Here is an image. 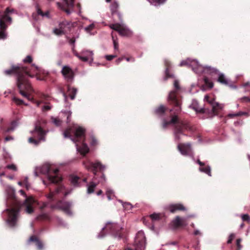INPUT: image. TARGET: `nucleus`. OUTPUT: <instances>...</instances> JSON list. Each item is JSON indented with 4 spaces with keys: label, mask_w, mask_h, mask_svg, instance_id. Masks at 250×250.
<instances>
[{
    "label": "nucleus",
    "mask_w": 250,
    "mask_h": 250,
    "mask_svg": "<svg viewBox=\"0 0 250 250\" xmlns=\"http://www.w3.org/2000/svg\"><path fill=\"white\" fill-rule=\"evenodd\" d=\"M67 88L70 99L72 100L75 99L78 91L77 89L74 87H71L69 85L67 86Z\"/></svg>",
    "instance_id": "nucleus-27"
},
{
    "label": "nucleus",
    "mask_w": 250,
    "mask_h": 250,
    "mask_svg": "<svg viewBox=\"0 0 250 250\" xmlns=\"http://www.w3.org/2000/svg\"><path fill=\"white\" fill-rule=\"evenodd\" d=\"M44 104V105L42 107V112H45L51 110L52 107V105H51L49 104H47L46 102L45 104Z\"/></svg>",
    "instance_id": "nucleus-36"
},
{
    "label": "nucleus",
    "mask_w": 250,
    "mask_h": 250,
    "mask_svg": "<svg viewBox=\"0 0 250 250\" xmlns=\"http://www.w3.org/2000/svg\"><path fill=\"white\" fill-rule=\"evenodd\" d=\"M119 5L117 1H114L110 5V10L114 18L116 16L119 21H123V16L119 11Z\"/></svg>",
    "instance_id": "nucleus-18"
},
{
    "label": "nucleus",
    "mask_w": 250,
    "mask_h": 250,
    "mask_svg": "<svg viewBox=\"0 0 250 250\" xmlns=\"http://www.w3.org/2000/svg\"><path fill=\"white\" fill-rule=\"evenodd\" d=\"M29 241L35 242L36 243V245L39 250H41L43 249V246L42 243L40 241L36 236H32L30 237Z\"/></svg>",
    "instance_id": "nucleus-28"
},
{
    "label": "nucleus",
    "mask_w": 250,
    "mask_h": 250,
    "mask_svg": "<svg viewBox=\"0 0 250 250\" xmlns=\"http://www.w3.org/2000/svg\"><path fill=\"white\" fill-rule=\"evenodd\" d=\"M52 122L56 125L59 126L61 125L62 121L58 118H51Z\"/></svg>",
    "instance_id": "nucleus-43"
},
{
    "label": "nucleus",
    "mask_w": 250,
    "mask_h": 250,
    "mask_svg": "<svg viewBox=\"0 0 250 250\" xmlns=\"http://www.w3.org/2000/svg\"><path fill=\"white\" fill-rule=\"evenodd\" d=\"M4 188L6 194L7 208L3 212L2 217L4 218L7 224L10 227L16 226L19 215V207L24 206L25 212L31 214L34 211L33 208L37 205L39 206L41 209H43L49 206V204L46 203L40 204L32 196H27L22 189L20 190L19 192L25 197V200L21 203L16 198L15 190L12 187L9 185H4Z\"/></svg>",
    "instance_id": "nucleus-1"
},
{
    "label": "nucleus",
    "mask_w": 250,
    "mask_h": 250,
    "mask_svg": "<svg viewBox=\"0 0 250 250\" xmlns=\"http://www.w3.org/2000/svg\"><path fill=\"white\" fill-rule=\"evenodd\" d=\"M131 32H118L119 35L121 37H129L130 36Z\"/></svg>",
    "instance_id": "nucleus-49"
},
{
    "label": "nucleus",
    "mask_w": 250,
    "mask_h": 250,
    "mask_svg": "<svg viewBox=\"0 0 250 250\" xmlns=\"http://www.w3.org/2000/svg\"><path fill=\"white\" fill-rule=\"evenodd\" d=\"M61 73L65 80L68 82H71L73 80L74 74L72 69L67 65L63 66Z\"/></svg>",
    "instance_id": "nucleus-15"
},
{
    "label": "nucleus",
    "mask_w": 250,
    "mask_h": 250,
    "mask_svg": "<svg viewBox=\"0 0 250 250\" xmlns=\"http://www.w3.org/2000/svg\"><path fill=\"white\" fill-rule=\"evenodd\" d=\"M198 62L195 60H191L190 59H187L185 61H183L181 63L180 66H187L189 67H191L193 71L196 73L198 74V68L200 66Z\"/></svg>",
    "instance_id": "nucleus-17"
},
{
    "label": "nucleus",
    "mask_w": 250,
    "mask_h": 250,
    "mask_svg": "<svg viewBox=\"0 0 250 250\" xmlns=\"http://www.w3.org/2000/svg\"><path fill=\"white\" fill-rule=\"evenodd\" d=\"M110 27L111 29L115 31H127L125 26L123 24L119 23L112 24L110 25Z\"/></svg>",
    "instance_id": "nucleus-25"
},
{
    "label": "nucleus",
    "mask_w": 250,
    "mask_h": 250,
    "mask_svg": "<svg viewBox=\"0 0 250 250\" xmlns=\"http://www.w3.org/2000/svg\"><path fill=\"white\" fill-rule=\"evenodd\" d=\"M113 194V191L109 188H106V194L109 200L112 199L111 195Z\"/></svg>",
    "instance_id": "nucleus-40"
},
{
    "label": "nucleus",
    "mask_w": 250,
    "mask_h": 250,
    "mask_svg": "<svg viewBox=\"0 0 250 250\" xmlns=\"http://www.w3.org/2000/svg\"><path fill=\"white\" fill-rule=\"evenodd\" d=\"M37 12L38 15L41 16L42 18H50V14L48 11L44 12L38 6L37 8Z\"/></svg>",
    "instance_id": "nucleus-30"
},
{
    "label": "nucleus",
    "mask_w": 250,
    "mask_h": 250,
    "mask_svg": "<svg viewBox=\"0 0 250 250\" xmlns=\"http://www.w3.org/2000/svg\"><path fill=\"white\" fill-rule=\"evenodd\" d=\"M199 170L200 171L206 173L209 176H211L210 167L208 166L205 165L203 167H200L199 168Z\"/></svg>",
    "instance_id": "nucleus-33"
},
{
    "label": "nucleus",
    "mask_w": 250,
    "mask_h": 250,
    "mask_svg": "<svg viewBox=\"0 0 250 250\" xmlns=\"http://www.w3.org/2000/svg\"><path fill=\"white\" fill-rule=\"evenodd\" d=\"M119 201L122 204V206L125 209L129 210L132 208V205L128 202L124 203L122 200H119Z\"/></svg>",
    "instance_id": "nucleus-35"
},
{
    "label": "nucleus",
    "mask_w": 250,
    "mask_h": 250,
    "mask_svg": "<svg viewBox=\"0 0 250 250\" xmlns=\"http://www.w3.org/2000/svg\"><path fill=\"white\" fill-rule=\"evenodd\" d=\"M14 139L13 137L12 136H6L5 138V141H9L10 140H13Z\"/></svg>",
    "instance_id": "nucleus-58"
},
{
    "label": "nucleus",
    "mask_w": 250,
    "mask_h": 250,
    "mask_svg": "<svg viewBox=\"0 0 250 250\" xmlns=\"http://www.w3.org/2000/svg\"><path fill=\"white\" fill-rule=\"evenodd\" d=\"M95 25L93 23L90 24L88 26L85 27L86 31H90L94 29Z\"/></svg>",
    "instance_id": "nucleus-47"
},
{
    "label": "nucleus",
    "mask_w": 250,
    "mask_h": 250,
    "mask_svg": "<svg viewBox=\"0 0 250 250\" xmlns=\"http://www.w3.org/2000/svg\"><path fill=\"white\" fill-rule=\"evenodd\" d=\"M23 61L24 62L30 63L32 62V59L30 56H27Z\"/></svg>",
    "instance_id": "nucleus-54"
},
{
    "label": "nucleus",
    "mask_w": 250,
    "mask_h": 250,
    "mask_svg": "<svg viewBox=\"0 0 250 250\" xmlns=\"http://www.w3.org/2000/svg\"><path fill=\"white\" fill-rule=\"evenodd\" d=\"M91 139V145L92 146L95 145L97 144V140L94 137H92Z\"/></svg>",
    "instance_id": "nucleus-56"
},
{
    "label": "nucleus",
    "mask_w": 250,
    "mask_h": 250,
    "mask_svg": "<svg viewBox=\"0 0 250 250\" xmlns=\"http://www.w3.org/2000/svg\"><path fill=\"white\" fill-rule=\"evenodd\" d=\"M187 225L185 218L177 216L173 220V230L183 229Z\"/></svg>",
    "instance_id": "nucleus-13"
},
{
    "label": "nucleus",
    "mask_w": 250,
    "mask_h": 250,
    "mask_svg": "<svg viewBox=\"0 0 250 250\" xmlns=\"http://www.w3.org/2000/svg\"><path fill=\"white\" fill-rule=\"evenodd\" d=\"M70 180L73 186L78 187L81 186L82 182H85L86 181V178H84L82 179L79 176L72 175L70 177Z\"/></svg>",
    "instance_id": "nucleus-21"
},
{
    "label": "nucleus",
    "mask_w": 250,
    "mask_h": 250,
    "mask_svg": "<svg viewBox=\"0 0 250 250\" xmlns=\"http://www.w3.org/2000/svg\"><path fill=\"white\" fill-rule=\"evenodd\" d=\"M204 100L207 102L211 106V109L208 108H199L197 105H192V108L197 112L199 113L205 114L206 118H212L215 115H219V113L222 110L223 106L218 103L214 102V99L211 98L208 95L205 96Z\"/></svg>",
    "instance_id": "nucleus-6"
},
{
    "label": "nucleus",
    "mask_w": 250,
    "mask_h": 250,
    "mask_svg": "<svg viewBox=\"0 0 250 250\" xmlns=\"http://www.w3.org/2000/svg\"><path fill=\"white\" fill-rule=\"evenodd\" d=\"M172 99V91H169L168 97V100L170 101Z\"/></svg>",
    "instance_id": "nucleus-64"
},
{
    "label": "nucleus",
    "mask_w": 250,
    "mask_h": 250,
    "mask_svg": "<svg viewBox=\"0 0 250 250\" xmlns=\"http://www.w3.org/2000/svg\"><path fill=\"white\" fill-rule=\"evenodd\" d=\"M241 102H250V97H243L240 99Z\"/></svg>",
    "instance_id": "nucleus-50"
},
{
    "label": "nucleus",
    "mask_w": 250,
    "mask_h": 250,
    "mask_svg": "<svg viewBox=\"0 0 250 250\" xmlns=\"http://www.w3.org/2000/svg\"><path fill=\"white\" fill-rule=\"evenodd\" d=\"M165 65L166 67V70L165 73V76L164 77V79L165 81L167 80L168 78H169L171 77V74H170L171 65H170V62L167 60H165Z\"/></svg>",
    "instance_id": "nucleus-24"
},
{
    "label": "nucleus",
    "mask_w": 250,
    "mask_h": 250,
    "mask_svg": "<svg viewBox=\"0 0 250 250\" xmlns=\"http://www.w3.org/2000/svg\"><path fill=\"white\" fill-rule=\"evenodd\" d=\"M125 58L127 62H129V61L134 62V59L132 57H127V58Z\"/></svg>",
    "instance_id": "nucleus-60"
},
{
    "label": "nucleus",
    "mask_w": 250,
    "mask_h": 250,
    "mask_svg": "<svg viewBox=\"0 0 250 250\" xmlns=\"http://www.w3.org/2000/svg\"><path fill=\"white\" fill-rule=\"evenodd\" d=\"M117 57V55H106L105 56L106 59L107 60V61H111L112 60L113 58H116Z\"/></svg>",
    "instance_id": "nucleus-53"
},
{
    "label": "nucleus",
    "mask_w": 250,
    "mask_h": 250,
    "mask_svg": "<svg viewBox=\"0 0 250 250\" xmlns=\"http://www.w3.org/2000/svg\"><path fill=\"white\" fill-rule=\"evenodd\" d=\"M173 89V128L174 129L175 139L179 140L185 130L189 129V125L179 116L181 113L182 104V97L180 93L182 89L178 80H175Z\"/></svg>",
    "instance_id": "nucleus-4"
},
{
    "label": "nucleus",
    "mask_w": 250,
    "mask_h": 250,
    "mask_svg": "<svg viewBox=\"0 0 250 250\" xmlns=\"http://www.w3.org/2000/svg\"><path fill=\"white\" fill-rule=\"evenodd\" d=\"M234 237H235V234L234 233H231L229 237V239L227 241V243L228 244L231 243L232 241L233 240V239L234 238Z\"/></svg>",
    "instance_id": "nucleus-48"
},
{
    "label": "nucleus",
    "mask_w": 250,
    "mask_h": 250,
    "mask_svg": "<svg viewBox=\"0 0 250 250\" xmlns=\"http://www.w3.org/2000/svg\"><path fill=\"white\" fill-rule=\"evenodd\" d=\"M4 73L7 75L14 74L16 76L17 85L20 93L22 96L32 102L37 107H39L41 104H45L44 100L47 99L46 96H43L40 101H37L30 98L28 93L32 91V88L27 78L28 77H33V75L30 74V70L26 66L21 64L12 65L11 69L4 70Z\"/></svg>",
    "instance_id": "nucleus-2"
},
{
    "label": "nucleus",
    "mask_w": 250,
    "mask_h": 250,
    "mask_svg": "<svg viewBox=\"0 0 250 250\" xmlns=\"http://www.w3.org/2000/svg\"><path fill=\"white\" fill-rule=\"evenodd\" d=\"M59 223L60 224V225H61L62 226H65L66 225V224L61 219H59Z\"/></svg>",
    "instance_id": "nucleus-61"
},
{
    "label": "nucleus",
    "mask_w": 250,
    "mask_h": 250,
    "mask_svg": "<svg viewBox=\"0 0 250 250\" xmlns=\"http://www.w3.org/2000/svg\"><path fill=\"white\" fill-rule=\"evenodd\" d=\"M3 119H0V122L2 124ZM18 123L16 121H13L11 122L10 126L7 128H5L3 125H0V130H1L3 133H7L13 131L15 128L18 126Z\"/></svg>",
    "instance_id": "nucleus-19"
},
{
    "label": "nucleus",
    "mask_w": 250,
    "mask_h": 250,
    "mask_svg": "<svg viewBox=\"0 0 250 250\" xmlns=\"http://www.w3.org/2000/svg\"><path fill=\"white\" fill-rule=\"evenodd\" d=\"M247 114V113L244 112H239L235 114H229L228 115V117L229 118H233L235 117L240 116L243 115H246Z\"/></svg>",
    "instance_id": "nucleus-38"
},
{
    "label": "nucleus",
    "mask_w": 250,
    "mask_h": 250,
    "mask_svg": "<svg viewBox=\"0 0 250 250\" xmlns=\"http://www.w3.org/2000/svg\"><path fill=\"white\" fill-rule=\"evenodd\" d=\"M242 219L243 221L249 222L250 221V216L248 214H243L242 216Z\"/></svg>",
    "instance_id": "nucleus-46"
},
{
    "label": "nucleus",
    "mask_w": 250,
    "mask_h": 250,
    "mask_svg": "<svg viewBox=\"0 0 250 250\" xmlns=\"http://www.w3.org/2000/svg\"><path fill=\"white\" fill-rule=\"evenodd\" d=\"M5 168L9 169H12L14 171L17 170V167L16 166V165H15L14 164L8 165Z\"/></svg>",
    "instance_id": "nucleus-45"
},
{
    "label": "nucleus",
    "mask_w": 250,
    "mask_h": 250,
    "mask_svg": "<svg viewBox=\"0 0 250 250\" xmlns=\"http://www.w3.org/2000/svg\"><path fill=\"white\" fill-rule=\"evenodd\" d=\"M172 124V116L170 114L169 116V119L168 121H167L166 119H163V128L165 129L167 127V126L169 125H170Z\"/></svg>",
    "instance_id": "nucleus-34"
},
{
    "label": "nucleus",
    "mask_w": 250,
    "mask_h": 250,
    "mask_svg": "<svg viewBox=\"0 0 250 250\" xmlns=\"http://www.w3.org/2000/svg\"><path fill=\"white\" fill-rule=\"evenodd\" d=\"M7 37V34L6 32H0V40H4Z\"/></svg>",
    "instance_id": "nucleus-52"
},
{
    "label": "nucleus",
    "mask_w": 250,
    "mask_h": 250,
    "mask_svg": "<svg viewBox=\"0 0 250 250\" xmlns=\"http://www.w3.org/2000/svg\"><path fill=\"white\" fill-rule=\"evenodd\" d=\"M71 113H72L71 111H69L67 113V123H69V122L70 121V117L71 116Z\"/></svg>",
    "instance_id": "nucleus-55"
},
{
    "label": "nucleus",
    "mask_w": 250,
    "mask_h": 250,
    "mask_svg": "<svg viewBox=\"0 0 250 250\" xmlns=\"http://www.w3.org/2000/svg\"><path fill=\"white\" fill-rule=\"evenodd\" d=\"M97 185V184L95 183L94 181H92L91 182H90L89 184L87 185V193L90 194L93 193Z\"/></svg>",
    "instance_id": "nucleus-32"
},
{
    "label": "nucleus",
    "mask_w": 250,
    "mask_h": 250,
    "mask_svg": "<svg viewBox=\"0 0 250 250\" xmlns=\"http://www.w3.org/2000/svg\"><path fill=\"white\" fill-rule=\"evenodd\" d=\"M242 241V239L240 238H238L236 240V246L237 249L236 250H240L242 248V246L241 245V242Z\"/></svg>",
    "instance_id": "nucleus-44"
},
{
    "label": "nucleus",
    "mask_w": 250,
    "mask_h": 250,
    "mask_svg": "<svg viewBox=\"0 0 250 250\" xmlns=\"http://www.w3.org/2000/svg\"><path fill=\"white\" fill-rule=\"evenodd\" d=\"M218 78L217 81L222 84L228 85L229 84V80L226 77L224 74L219 73L217 75Z\"/></svg>",
    "instance_id": "nucleus-26"
},
{
    "label": "nucleus",
    "mask_w": 250,
    "mask_h": 250,
    "mask_svg": "<svg viewBox=\"0 0 250 250\" xmlns=\"http://www.w3.org/2000/svg\"><path fill=\"white\" fill-rule=\"evenodd\" d=\"M13 101L15 102L17 105H21L24 104V102L22 100L16 97H14L13 98Z\"/></svg>",
    "instance_id": "nucleus-42"
},
{
    "label": "nucleus",
    "mask_w": 250,
    "mask_h": 250,
    "mask_svg": "<svg viewBox=\"0 0 250 250\" xmlns=\"http://www.w3.org/2000/svg\"><path fill=\"white\" fill-rule=\"evenodd\" d=\"M22 183L25 185V186L27 189H28L29 188L30 185H29V183L28 182V178L27 177H25L24 178L23 181L22 182Z\"/></svg>",
    "instance_id": "nucleus-51"
},
{
    "label": "nucleus",
    "mask_w": 250,
    "mask_h": 250,
    "mask_svg": "<svg viewBox=\"0 0 250 250\" xmlns=\"http://www.w3.org/2000/svg\"><path fill=\"white\" fill-rule=\"evenodd\" d=\"M55 35L56 36H61L62 34H64V33L65 32H53Z\"/></svg>",
    "instance_id": "nucleus-63"
},
{
    "label": "nucleus",
    "mask_w": 250,
    "mask_h": 250,
    "mask_svg": "<svg viewBox=\"0 0 250 250\" xmlns=\"http://www.w3.org/2000/svg\"><path fill=\"white\" fill-rule=\"evenodd\" d=\"M150 217L153 221L158 220L160 219L161 214L159 213H153L150 215Z\"/></svg>",
    "instance_id": "nucleus-39"
},
{
    "label": "nucleus",
    "mask_w": 250,
    "mask_h": 250,
    "mask_svg": "<svg viewBox=\"0 0 250 250\" xmlns=\"http://www.w3.org/2000/svg\"><path fill=\"white\" fill-rule=\"evenodd\" d=\"M123 59H124V58H123V57L118 58V59L116 61V64H119V63L121 62L123 60Z\"/></svg>",
    "instance_id": "nucleus-62"
},
{
    "label": "nucleus",
    "mask_w": 250,
    "mask_h": 250,
    "mask_svg": "<svg viewBox=\"0 0 250 250\" xmlns=\"http://www.w3.org/2000/svg\"><path fill=\"white\" fill-rule=\"evenodd\" d=\"M74 2V0H70V1L65 0L64 5H62L60 3H58L57 4L58 6L64 10L67 14H69L71 13V11L69 8L73 7Z\"/></svg>",
    "instance_id": "nucleus-20"
},
{
    "label": "nucleus",
    "mask_w": 250,
    "mask_h": 250,
    "mask_svg": "<svg viewBox=\"0 0 250 250\" xmlns=\"http://www.w3.org/2000/svg\"><path fill=\"white\" fill-rule=\"evenodd\" d=\"M197 163L200 165V167H203L205 166V163L201 162L200 160H197Z\"/></svg>",
    "instance_id": "nucleus-59"
},
{
    "label": "nucleus",
    "mask_w": 250,
    "mask_h": 250,
    "mask_svg": "<svg viewBox=\"0 0 250 250\" xmlns=\"http://www.w3.org/2000/svg\"><path fill=\"white\" fill-rule=\"evenodd\" d=\"M72 51L74 54L83 62H85L89 60H90L91 61H93V53L92 51L84 50L81 51L80 53H78L74 49V46H73Z\"/></svg>",
    "instance_id": "nucleus-10"
},
{
    "label": "nucleus",
    "mask_w": 250,
    "mask_h": 250,
    "mask_svg": "<svg viewBox=\"0 0 250 250\" xmlns=\"http://www.w3.org/2000/svg\"><path fill=\"white\" fill-rule=\"evenodd\" d=\"M39 173L44 174L46 177V179L42 181L44 185L46 186L53 185L55 187L54 191H51L50 188V193L47 196L49 199L55 200L57 194L62 193L64 196L69 194L65 191L64 187L60 184L62 178L59 174L58 168L54 165L45 163L41 167H37L35 169L34 174L36 176H38Z\"/></svg>",
    "instance_id": "nucleus-3"
},
{
    "label": "nucleus",
    "mask_w": 250,
    "mask_h": 250,
    "mask_svg": "<svg viewBox=\"0 0 250 250\" xmlns=\"http://www.w3.org/2000/svg\"><path fill=\"white\" fill-rule=\"evenodd\" d=\"M72 206V203L68 202L60 201L58 202L56 205L50 206L51 208H58L63 210L66 214L70 216L72 215V212L70 208Z\"/></svg>",
    "instance_id": "nucleus-11"
},
{
    "label": "nucleus",
    "mask_w": 250,
    "mask_h": 250,
    "mask_svg": "<svg viewBox=\"0 0 250 250\" xmlns=\"http://www.w3.org/2000/svg\"><path fill=\"white\" fill-rule=\"evenodd\" d=\"M116 32H112L111 33V36L112 39L114 44V48L115 50L118 51L119 50V45H118V39L116 35L115 34Z\"/></svg>",
    "instance_id": "nucleus-31"
},
{
    "label": "nucleus",
    "mask_w": 250,
    "mask_h": 250,
    "mask_svg": "<svg viewBox=\"0 0 250 250\" xmlns=\"http://www.w3.org/2000/svg\"><path fill=\"white\" fill-rule=\"evenodd\" d=\"M13 10H10L9 8H7L4 12V14L0 19V28L1 30H4L7 28L6 22L10 23L11 22V18L9 16L8 14L11 13Z\"/></svg>",
    "instance_id": "nucleus-12"
},
{
    "label": "nucleus",
    "mask_w": 250,
    "mask_h": 250,
    "mask_svg": "<svg viewBox=\"0 0 250 250\" xmlns=\"http://www.w3.org/2000/svg\"><path fill=\"white\" fill-rule=\"evenodd\" d=\"M84 167L89 170H91L94 176L93 178L94 181H97L98 184H100L103 187L105 186L106 178L104 173H102L100 175L97 174V169L98 168L100 171L104 170L106 167L104 165H102L99 161H96L95 163L87 160L83 163Z\"/></svg>",
    "instance_id": "nucleus-7"
},
{
    "label": "nucleus",
    "mask_w": 250,
    "mask_h": 250,
    "mask_svg": "<svg viewBox=\"0 0 250 250\" xmlns=\"http://www.w3.org/2000/svg\"><path fill=\"white\" fill-rule=\"evenodd\" d=\"M74 24L67 21H63L59 24V28H55L53 31H67L74 30Z\"/></svg>",
    "instance_id": "nucleus-16"
},
{
    "label": "nucleus",
    "mask_w": 250,
    "mask_h": 250,
    "mask_svg": "<svg viewBox=\"0 0 250 250\" xmlns=\"http://www.w3.org/2000/svg\"><path fill=\"white\" fill-rule=\"evenodd\" d=\"M37 219L38 220H48L49 216L46 213H42L37 217Z\"/></svg>",
    "instance_id": "nucleus-41"
},
{
    "label": "nucleus",
    "mask_w": 250,
    "mask_h": 250,
    "mask_svg": "<svg viewBox=\"0 0 250 250\" xmlns=\"http://www.w3.org/2000/svg\"><path fill=\"white\" fill-rule=\"evenodd\" d=\"M31 133L32 136L28 139L29 143L37 146L42 141H45L46 132L43 130L39 125H35V128L33 130L31 131Z\"/></svg>",
    "instance_id": "nucleus-9"
},
{
    "label": "nucleus",
    "mask_w": 250,
    "mask_h": 250,
    "mask_svg": "<svg viewBox=\"0 0 250 250\" xmlns=\"http://www.w3.org/2000/svg\"><path fill=\"white\" fill-rule=\"evenodd\" d=\"M204 81L205 84L209 88H211L213 86V83L212 82H210L209 79L205 77L204 78Z\"/></svg>",
    "instance_id": "nucleus-37"
},
{
    "label": "nucleus",
    "mask_w": 250,
    "mask_h": 250,
    "mask_svg": "<svg viewBox=\"0 0 250 250\" xmlns=\"http://www.w3.org/2000/svg\"><path fill=\"white\" fill-rule=\"evenodd\" d=\"M122 228L117 223L107 222L105 226L102 229V231L98 235L99 238H102L105 236V230L119 239L123 237V235L120 232Z\"/></svg>",
    "instance_id": "nucleus-8"
},
{
    "label": "nucleus",
    "mask_w": 250,
    "mask_h": 250,
    "mask_svg": "<svg viewBox=\"0 0 250 250\" xmlns=\"http://www.w3.org/2000/svg\"><path fill=\"white\" fill-rule=\"evenodd\" d=\"M186 208L182 204H173V213L177 211H185Z\"/></svg>",
    "instance_id": "nucleus-29"
},
{
    "label": "nucleus",
    "mask_w": 250,
    "mask_h": 250,
    "mask_svg": "<svg viewBox=\"0 0 250 250\" xmlns=\"http://www.w3.org/2000/svg\"><path fill=\"white\" fill-rule=\"evenodd\" d=\"M198 74L205 73L210 75L212 77L217 76L219 73V71L218 69L209 66H203L200 65L198 68Z\"/></svg>",
    "instance_id": "nucleus-14"
},
{
    "label": "nucleus",
    "mask_w": 250,
    "mask_h": 250,
    "mask_svg": "<svg viewBox=\"0 0 250 250\" xmlns=\"http://www.w3.org/2000/svg\"><path fill=\"white\" fill-rule=\"evenodd\" d=\"M60 92L61 93H62V95H63V96L64 97V100L66 101L67 100V96L66 94L62 89L60 90Z\"/></svg>",
    "instance_id": "nucleus-57"
},
{
    "label": "nucleus",
    "mask_w": 250,
    "mask_h": 250,
    "mask_svg": "<svg viewBox=\"0 0 250 250\" xmlns=\"http://www.w3.org/2000/svg\"><path fill=\"white\" fill-rule=\"evenodd\" d=\"M179 151L183 155H187L190 151L189 144L179 143L177 146Z\"/></svg>",
    "instance_id": "nucleus-22"
},
{
    "label": "nucleus",
    "mask_w": 250,
    "mask_h": 250,
    "mask_svg": "<svg viewBox=\"0 0 250 250\" xmlns=\"http://www.w3.org/2000/svg\"><path fill=\"white\" fill-rule=\"evenodd\" d=\"M168 108L164 105H161L156 108L154 110V113L156 115L159 117H163L165 115Z\"/></svg>",
    "instance_id": "nucleus-23"
},
{
    "label": "nucleus",
    "mask_w": 250,
    "mask_h": 250,
    "mask_svg": "<svg viewBox=\"0 0 250 250\" xmlns=\"http://www.w3.org/2000/svg\"><path fill=\"white\" fill-rule=\"evenodd\" d=\"M64 138H69L76 145L77 150L83 156L89 152V148L85 143V129L77 125L68 127L63 132Z\"/></svg>",
    "instance_id": "nucleus-5"
}]
</instances>
